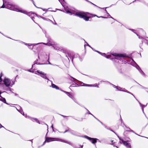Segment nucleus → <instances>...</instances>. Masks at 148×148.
<instances>
[{
  "instance_id": "obj_40",
  "label": "nucleus",
  "mask_w": 148,
  "mask_h": 148,
  "mask_svg": "<svg viewBox=\"0 0 148 148\" xmlns=\"http://www.w3.org/2000/svg\"><path fill=\"white\" fill-rule=\"evenodd\" d=\"M31 0L33 2V4L36 7V5H35L34 4V1H33V0Z\"/></svg>"
},
{
  "instance_id": "obj_52",
  "label": "nucleus",
  "mask_w": 148,
  "mask_h": 148,
  "mask_svg": "<svg viewBox=\"0 0 148 148\" xmlns=\"http://www.w3.org/2000/svg\"><path fill=\"white\" fill-rule=\"evenodd\" d=\"M1 92L0 91V95L1 94Z\"/></svg>"
},
{
  "instance_id": "obj_25",
  "label": "nucleus",
  "mask_w": 148,
  "mask_h": 148,
  "mask_svg": "<svg viewBox=\"0 0 148 148\" xmlns=\"http://www.w3.org/2000/svg\"><path fill=\"white\" fill-rule=\"evenodd\" d=\"M3 75V74L2 73H1L0 75V82H1L2 81V79L1 77Z\"/></svg>"
},
{
  "instance_id": "obj_32",
  "label": "nucleus",
  "mask_w": 148,
  "mask_h": 148,
  "mask_svg": "<svg viewBox=\"0 0 148 148\" xmlns=\"http://www.w3.org/2000/svg\"><path fill=\"white\" fill-rule=\"evenodd\" d=\"M101 124L106 129H108L107 128V127L105 126L104 124H103L102 122L100 121Z\"/></svg>"
},
{
  "instance_id": "obj_49",
  "label": "nucleus",
  "mask_w": 148,
  "mask_h": 148,
  "mask_svg": "<svg viewBox=\"0 0 148 148\" xmlns=\"http://www.w3.org/2000/svg\"><path fill=\"white\" fill-rule=\"evenodd\" d=\"M49 64H51L49 62Z\"/></svg>"
},
{
  "instance_id": "obj_56",
  "label": "nucleus",
  "mask_w": 148,
  "mask_h": 148,
  "mask_svg": "<svg viewBox=\"0 0 148 148\" xmlns=\"http://www.w3.org/2000/svg\"><path fill=\"white\" fill-rule=\"evenodd\" d=\"M141 31H143V30H142V29H141Z\"/></svg>"
},
{
  "instance_id": "obj_19",
  "label": "nucleus",
  "mask_w": 148,
  "mask_h": 148,
  "mask_svg": "<svg viewBox=\"0 0 148 148\" xmlns=\"http://www.w3.org/2000/svg\"><path fill=\"white\" fill-rule=\"evenodd\" d=\"M36 72H37V73H38V74H40V75H42L44 73V72H43L41 71H40L39 70H37L36 71Z\"/></svg>"
},
{
  "instance_id": "obj_46",
  "label": "nucleus",
  "mask_w": 148,
  "mask_h": 148,
  "mask_svg": "<svg viewBox=\"0 0 148 148\" xmlns=\"http://www.w3.org/2000/svg\"><path fill=\"white\" fill-rule=\"evenodd\" d=\"M101 17H102V18H107V17H103L102 16Z\"/></svg>"
},
{
  "instance_id": "obj_35",
  "label": "nucleus",
  "mask_w": 148,
  "mask_h": 148,
  "mask_svg": "<svg viewBox=\"0 0 148 148\" xmlns=\"http://www.w3.org/2000/svg\"><path fill=\"white\" fill-rule=\"evenodd\" d=\"M125 127L127 128V130H131V129L130 128L127 127L126 126H125Z\"/></svg>"
},
{
  "instance_id": "obj_27",
  "label": "nucleus",
  "mask_w": 148,
  "mask_h": 148,
  "mask_svg": "<svg viewBox=\"0 0 148 148\" xmlns=\"http://www.w3.org/2000/svg\"><path fill=\"white\" fill-rule=\"evenodd\" d=\"M2 101L4 103H6L5 99L4 98H3L2 97Z\"/></svg>"
},
{
  "instance_id": "obj_45",
  "label": "nucleus",
  "mask_w": 148,
  "mask_h": 148,
  "mask_svg": "<svg viewBox=\"0 0 148 148\" xmlns=\"http://www.w3.org/2000/svg\"><path fill=\"white\" fill-rule=\"evenodd\" d=\"M87 45L89 47H91L92 49V48L88 44H87Z\"/></svg>"
},
{
  "instance_id": "obj_55",
  "label": "nucleus",
  "mask_w": 148,
  "mask_h": 148,
  "mask_svg": "<svg viewBox=\"0 0 148 148\" xmlns=\"http://www.w3.org/2000/svg\"><path fill=\"white\" fill-rule=\"evenodd\" d=\"M96 119H97V120H98V121H99V120H98L97 119V118H96Z\"/></svg>"
},
{
  "instance_id": "obj_14",
  "label": "nucleus",
  "mask_w": 148,
  "mask_h": 148,
  "mask_svg": "<svg viewBox=\"0 0 148 148\" xmlns=\"http://www.w3.org/2000/svg\"><path fill=\"white\" fill-rule=\"evenodd\" d=\"M136 100L138 101L139 102L140 105V106L141 107H142V111L143 112V113H144V111H143V108L145 107H146L147 105V104H146V105L145 106L144 105H143V104H142L139 102V101L137 100L136 99Z\"/></svg>"
},
{
  "instance_id": "obj_12",
  "label": "nucleus",
  "mask_w": 148,
  "mask_h": 148,
  "mask_svg": "<svg viewBox=\"0 0 148 148\" xmlns=\"http://www.w3.org/2000/svg\"><path fill=\"white\" fill-rule=\"evenodd\" d=\"M40 76L44 79H47L49 82H51V81L49 80L48 78L47 77L46 73H44L42 75H40Z\"/></svg>"
},
{
  "instance_id": "obj_57",
  "label": "nucleus",
  "mask_w": 148,
  "mask_h": 148,
  "mask_svg": "<svg viewBox=\"0 0 148 148\" xmlns=\"http://www.w3.org/2000/svg\"><path fill=\"white\" fill-rule=\"evenodd\" d=\"M35 73L36 74H37V73Z\"/></svg>"
},
{
  "instance_id": "obj_41",
  "label": "nucleus",
  "mask_w": 148,
  "mask_h": 148,
  "mask_svg": "<svg viewBox=\"0 0 148 148\" xmlns=\"http://www.w3.org/2000/svg\"><path fill=\"white\" fill-rule=\"evenodd\" d=\"M60 2V3H61V2H62V1H63L64 0H58Z\"/></svg>"
},
{
  "instance_id": "obj_8",
  "label": "nucleus",
  "mask_w": 148,
  "mask_h": 148,
  "mask_svg": "<svg viewBox=\"0 0 148 148\" xmlns=\"http://www.w3.org/2000/svg\"><path fill=\"white\" fill-rule=\"evenodd\" d=\"M53 47L54 49L57 50L58 51H62L63 52H64L65 51L64 49L62 47L56 46H53Z\"/></svg>"
},
{
  "instance_id": "obj_48",
  "label": "nucleus",
  "mask_w": 148,
  "mask_h": 148,
  "mask_svg": "<svg viewBox=\"0 0 148 148\" xmlns=\"http://www.w3.org/2000/svg\"><path fill=\"white\" fill-rule=\"evenodd\" d=\"M67 130H66L65 131L64 133H66V132H67Z\"/></svg>"
},
{
  "instance_id": "obj_10",
  "label": "nucleus",
  "mask_w": 148,
  "mask_h": 148,
  "mask_svg": "<svg viewBox=\"0 0 148 148\" xmlns=\"http://www.w3.org/2000/svg\"><path fill=\"white\" fill-rule=\"evenodd\" d=\"M132 60L135 63V66L138 70L140 73L141 74H144V73L143 72L142 70H141L139 66L136 63H135V62L134 61L133 59H132Z\"/></svg>"
},
{
  "instance_id": "obj_31",
  "label": "nucleus",
  "mask_w": 148,
  "mask_h": 148,
  "mask_svg": "<svg viewBox=\"0 0 148 148\" xmlns=\"http://www.w3.org/2000/svg\"><path fill=\"white\" fill-rule=\"evenodd\" d=\"M5 8V6L4 4H3L2 6L1 7H0V8Z\"/></svg>"
},
{
  "instance_id": "obj_16",
  "label": "nucleus",
  "mask_w": 148,
  "mask_h": 148,
  "mask_svg": "<svg viewBox=\"0 0 148 148\" xmlns=\"http://www.w3.org/2000/svg\"><path fill=\"white\" fill-rule=\"evenodd\" d=\"M121 91H123V92H127V93H130V94H132V95H133L134 96V97H135L132 94H131L130 92H129V91H128L127 90H126L125 88H122V89H121Z\"/></svg>"
},
{
  "instance_id": "obj_61",
  "label": "nucleus",
  "mask_w": 148,
  "mask_h": 148,
  "mask_svg": "<svg viewBox=\"0 0 148 148\" xmlns=\"http://www.w3.org/2000/svg\"><path fill=\"white\" fill-rule=\"evenodd\" d=\"M113 141L112 140V143Z\"/></svg>"
},
{
  "instance_id": "obj_17",
  "label": "nucleus",
  "mask_w": 148,
  "mask_h": 148,
  "mask_svg": "<svg viewBox=\"0 0 148 148\" xmlns=\"http://www.w3.org/2000/svg\"><path fill=\"white\" fill-rule=\"evenodd\" d=\"M61 91L65 93L69 97H71V95L70 94L69 92H66L63 90H62Z\"/></svg>"
},
{
  "instance_id": "obj_50",
  "label": "nucleus",
  "mask_w": 148,
  "mask_h": 148,
  "mask_svg": "<svg viewBox=\"0 0 148 148\" xmlns=\"http://www.w3.org/2000/svg\"><path fill=\"white\" fill-rule=\"evenodd\" d=\"M136 1H141V0H135Z\"/></svg>"
},
{
  "instance_id": "obj_54",
  "label": "nucleus",
  "mask_w": 148,
  "mask_h": 148,
  "mask_svg": "<svg viewBox=\"0 0 148 148\" xmlns=\"http://www.w3.org/2000/svg\"><path fill=\"white\" fill-rule=\"evenodd\" d=\"M29 72H31V71H30V70H29Z\"/></svg>"
},
{
  "instance_id": "obj_3",
  "label": "nucleus",
  "mask_w": 148,
  "mask_h": 148,
  "mask_svg": "<svg viewBox=\"0 0 148 148\" xmlns=\"http://www.w3.org/2000/svg\"><path fill=\"white\" fill-rule=\"evenodd\" d=\"M89 14V13L87 12H79L76 13L75 15L80 18H83L85 21H88L89 18L88 17Z\"/></svg>"
},
{
  "instance_id": "obj_23",
  "label": "nucleus",
  "mask_w": 148,
  "mask_h": 148,
  "mask_svg": "<svg viewBox=\"0 0 148 148\" xmlns=\"http://www.w3.org/2000/svg\"><path fill=\"white\" fill-rule=\"evenodd\" d=\"M82 86H87L88 87H92V86H92V84H86V85H83Z\"/></svg>"
},
{
  "instance_id": "obj_22",
  "label": "nucleus",
  "mask_w": 148,
  "mask_h": 148,
  "mask_svg": "<svg viewBox=\"0 0 148 148\" xmlns=\"http://www.w3.org/2000/svg\"><path fill=\"white\" fill-rule=\"evenodd\" d=\"M111 57V55H106V58H108V59L110 58L111 59H112L110 58Z\"/></svg>"
},
{
  "instance_id": "obj_30",
  "label": "nucleus",
  "mask_w": 148,
  "mask_h": 148,
  "mask_svg": "<svg viewBox=\"0 0 148 148\" xmlns=\"http://www.w3.org/2000/svg\"><path fill=\"white\" fill-rule=\"evenodd\" d=\"M130 30H131L134 33H135V34H137L135 32H134V31H135V30L133 29H130Z\"/></svg>"
},
{
  "instance_id": "obj_51",
  "label": "nucleus",
  "mask_w": 148,
  "mask_h": 148,
  "mask_svg": "<svg viewBox=\"0 0 148 148\" xmlns=\"http://www.w3.org/2000/svg\"><path fill=\"white\" fill-rule=\"evenodd\" d=\"M83 146H81V148H82L83 147Z\"/></svg>"
},
{
  "instance_id": "obj_42",
  "label": "nucleus",
  "mask_w": 148,
  "mask_h": 148,
  "mask_svg": "<svg viewBox=\"0 0 148 148\" xmlns=\"http://www.w3.org/2000/svg\"><path fill=\"white\" fill-rule=\"evenodd\" d=\"M113 87L115 88H116V86L113 85Z\"/></svg>"
},
{
  "instance_id": "obj_33",
  "label": "nucleus",
  "mask_w": 148,
  "mask_h": 148,
  "mask_svg": "<svg viewBox=\"0 0 148 148\" xmlns=\"http://www.w3.org/2000/svg\"><path fill=\"white\" fill-rule=\"evenodd\" d=\"M71 77V78H72L73 79H74V81H73L75 83V81H77V80L76 79H75V78H73V77Z\"/></svg>"
},
{
  "instance_id": "obj_59",
  "label": "nucleus",
  "mask_w": 148,
  "mask_h": 148,
  "mask_svg": "<svg viewBox=\"0 0 148 148\" xmlns=\"http://www.w3.org/2000/svg\"><path fill=\"white\" fill-rule=\"evenodd\" d=\"M84 41H85V42H86V41H85L84 40Z\"/></svg>"
},
{
  "instance_id": "obj_37",
  "label": "nucleus",
  "mask_w": 148,
  "mask_h": 148,
  "mask_svg": "<svg viewBox=\"0 0 148 148\" xmlns=\"http://www.w3.org/2000/svg\"><path fill=\"white\" fill-rule=\"evenodd\" d=\"M0 128H1V127L4 128V127L2 125H1L0 123Z\"/></svg>"
},
{
  "instance_id": "obj_38",
  "label": "nucleus",
  "mask_w": 148,
  "mask_h": 148,
  "mask_svg": "<svg viewBox=\"0 0 148 148\" xmlns=\"http://www.w3.org/2000/svg\"><path fill=\"white\" fill-rule=\"evenodd\" d=\"M92 86H92V87H97V88L99 87L98 86L95 85H92Z\"/></svg>"
},
{
  "instance_id": "obj_13",
  "label": "nucleus",
  "mask_w": 148,
  "mask_h": 148,
  "mask_svg": "<svg viewBox=\"0 0 148 148\" xmlns=\"http://www.w3.org/2000/svg\"><path fill=\"white\" fill-rule=\"evenodd\" d=\"M44 44L48 45V46H51V45H54V43L53 42H49L47 43H42Z\"/></svg>"
},
{
  "instance_id": "obj_9",
  "label": "nucleus",
  "mask_w": 148,
  "mask_h": 148,
  "mask_svg": "<svg viewBox=\"0 0 148 148\" xmlns=\"http://www.w3.org/2000/svg\"><path fill=\"white\" fill-rule=\"evenodd\" d=\"M111 55L114 56L118 57H127L126 55L124 54L113 53H112Z\"/></svg>"
},
{
  "instance_id": "obj_20",
  "label": "nucleus",
  "mask_w": 148,
  "mask_h": 148,
  "mask_svg": "<svg viewBox=\"0 0 148 148\" xmlns=\"http://www.w3.org/2000/svg\"><path fill=\"white\" fill-rule=\"evenodd\" d=\"M126 131H128V132H131L134 133L135 134H136V135H138V136H140L139 135L136 134V133H135L133 130H131V129L130 130H127Z\"/></svg>"
},
{
  "instance_id": "obj_34",
  "label": "nucleus",
  "mask_w": 148,
  "mask_h": 148,
  "mask_svg": "<svg viewBox=\"0 0 148 148\" xmlns=\"http://www.w3.org/2000/svg\"><path fill=\"white\" fill-rule=\"evenodd\" d=\"M136 35L138 37H139V39H141V38H143L141 37H140V36H139V35H138L137 34H136Z\"/></svg>"
},
{
  "instance_id": "obj_44",
  "label": "nucleus",
  "mask_w": 148,
  "mask_h": 148,
  "mask_svg": "<svg viewBox=\"0 0 148 148\" xmlns=\"http://www.w3.org/2000/svg\"><path fill=\"white\" fill-rule=\"evenodd\" d=\"M20 42L21 43H23V44H24V43H25L24 42H23L22 41H21Z\"/></svg>"
},
{
  "instance_id": "obj_11",
  "label": "nucleus",
  "mask_w": 148,
  "mask_h": 148,
  "mask_svg": "<svg viewBox=\"0 0 148 148\" xmlns=\"http://www.w3.org/2000/svg\"><path fill=\"white\" fill-rule=\"evenodd\" d=\"M25 117L27 118H30L31 120H32V121H34L36 122L37 123H38L39 124H40V122L36 118H31V117H30L29 116H26Z\"/></svg>"
},
{
  "instance_id": "obj_7",
  "label": "nucleus",
  "mask_w": 148,
  "mask_h": 148,
  "mask_svg": "<svg viewBox=\"0 0 148 148\" xmlns=\"http://www.w3.org/2000/svg\"><path fill=\"white\" fill-rule=\"evenodd\" d=\"M40 44H41V43H38L36 44H29V43H24V44L25 45H26L28 47L29 49L32 50L33 49V47L37 45H39Z\"/></svg>"
},
{
  "instance_id": "obj_1",
  "label": "nucleus",
  "mask_w": 148,
  "mask_h": 148,
  "mask_svg": "<svg viewBox=\"0 0 148 148\" xmlns=\"http://www.w3.org/2000/svg\"><path fill=\"white\" fill-rule=\"evenodd\" d=\"M5 8L9 9L15 11L17 12H20L25 14L27 16H30L32 20L34 22V18L37 17L36 15L34 13L31 12H27L26 11L23 10L21 8H19L16 5L11 4H8L6 6Z\"/></svg>"
},
{
  "instance_id": "obj_4",
  "label": "nucleus",
  "mask_w": 148,
  "mask_h": 148,
  "mask_svg": "<svg viewBox=\"0 0 148 148\" xmlns=\"http://www.w3.org/2000/svg\"><path fill=\"white\" fill-rule=\"evenodd\" d=\"M118 137L120 140V143H123V145L127 147L128 148H130L131 145L130 143H128L127 141H124L123 139H122L119 136H118Z\"/></svg>"
},
{
  "instance_id": "obj_53",
  "label": "nucleus",
  "mask_w": 148,
  "mask_h": 148,
  "mask_svg": "<svg viewBox=\"0 0 148 148\" xmlns=\"http://www.w3.org/2000/svg\"><path fill=\"white\" fill-rule=\"evenodd\" d=\"M61 116H64L63 115H61Z\"/></svg>"
},
{
  "instance_id": "obj_21",
  "label": "nucleus",
  "mask_w": 148,
  "mask_h": 148,
  "mask_svg": "<svg viewBox=\"0 0 148 148\" xmlns=\"http://www.w3.org/2000/svg\"><path fill=\"white\" fill-rule=\"evenodd\" d=\"M126 131H128V132H131L134 133L135 134H136V135H138V136H140L139 135L136 134V133H135L133 130H131V129L130 130H127Z\"/></svg>"
},
{
  "instance_id": "obj_26",
  "label": "nucleus",
  "mask_w": 148,
  "mask_h": 148,
  "mask_svg": "<svg viewBox=\"0 0 148 148\" xmlns=\"http://www.w3.org/2000/svg\"><path fill=\"white\" fill-rule=\"evenodd\" d=\"M116 89L118 90L121 91V90L122 89V88H121V87H119L117 86L116 87Z\"/></svg>"
},
{
  "instance_id": "obj_5",
  "label": "nucleus",
  "mask_w": 148,
  "mask_h": 148,
  "mask_svg": "<svg viewBox=\"0 0 148 148\" xmlns=\"http://www.w3.org/2000/svg\"><path fill=\"white\" fill-rule=\"evenodd\" d=\"M3 82L5 85L7 87L9 86L11 83V80L7 78H5L3 80Z\"/></svg>"
},
{
  "instance_id": "obj_15",
  "label": "nucleus",
  "mask_w": 148,
  "mask_h": 148,
  "mask_svg": "<svg viewBox=\"0 0 148 148\" xmlns=\"http://www.w3.org/2000/svg\"><path fill=\"white\" fill-rule=\"evenodd\" d=\"M50 82H51L52 87L53 88H55L56 89H58V90L59 89V88L58 86H56L55 84H52V82L51 81Z\"/></svg>"
},
{
  "instance_id": "obj_39",
  "label": "nucleus",
  "mask_w": 148,
  "mask_h": 148,
  "mask_svg": "<svg viewBox=\"0 0 148 148\" xmlns=\"http://www.w3.org/2000/svg\"><path fill=\"white\" fill-rule=\"evenodd\" d=\"M106 10V13L108 15V16H110V15H109V14L107 12V10Z\"/></svg>"
},
{
  "instance_id": "obj_24",
  "label": "nucleus",
  "mask_w": 148,
  "mask_h": 148,
  "mask_svg": "<svg viewBox=\"0 0 148 148\" xmlns=\"http://www.w3.org/2000/svg\"><path fill=\"white\" fill-rule=\"evenodd\" d=\"M87 110L88 111V113L89 114H91V115H92V116H93L95 119H96V118L93 115H92V114H91L90 112L89 111V110H88L87 109Z\"/></svg>"
},
{
  "instance_id": "obj_2",
  "label": "nucleus",
  "mask_w": 148,
  "mask_h": 148,
  "mask_svg": "<svg viewBox=\"0 0 148 148\" xmlns=\"http://www.w3.org/2000/svg\"><path fill=\"white\" fill-rule=\"evenodd\" d=\"M54 140L60 141V142L66 143H67L68 144H69V145H70V142H69V141H67L65 140H63L62 139L46 137L45 140L43 143L42 145H44L45 144L46 142H49L50 141H54Z\"/></svg>"
},
{
  "instance_id": "obj_28",
  "label": "nucleus",
  "mask_w": 148,
  "mask_h": 148,
  "mask_svg": "<svg viewBox=\"0 0 148 148\" xmlns=\"http://www.w3.org/2000/svg\"><path fill=\"white\" fill-rule=\"evenodd\" d=\"M101 55L103 56H104L105 57L106 56V54L105 53H101Z\"/></svg>"
},
{
  "instance_id": "obj_29",
  "label": "nucleus",
  "mask_w": 148,
  "mask_h": 148,
  "mask_svg": "<svg viewBox=\"0 0 148 148\" xmlns=\"http://www.w3.org/2000/svg\"><path fill=\"white\" fill-rule=\"evenodd\" d=\"M86 1H87L88 2H89L90 3H91V4H93V5H94L96 6H97L96 5H95L93 3H92V2H90V1H89L88 0H86Z\"/></svg>"
},
{
  "instance_id": "obj_18",
  "label": "nucleus",
  "mask_w": 148,
  "mask_h": 148,
  "mask_svg": "<svg viewBox=\"0 0 148 148\" xmlns=\"http://www.w3.org/2000/svg\"><path fill=\"white\" fill-rule=\"evenodd\" d=\"M67 14H69L70 15H71L72 14V13L71 10H65Z\"/></svg>"
},
{
  "instance_id": "obj_60",
  "label": "nucleus",
  "mask_w": 148,
  "mask_h": 148,
  "mask_svg": "<svg viewBox=\"0 0 148 148\" xmlns=\"http://www.w3.org/2000/svg\"><path fill=\"white\" fill-rule=\"evenodd\" d=\"M84 41H85V42H86V41H85L84 40Z\"/></svg>"
},
{
  "instance_id": "obj_43",
  "label": "nucleus",
  "mask_w": 148,
  "mask_h": 148,
  "mask_svg": "<svg viewBox=\"0 0 148 148\" xmlns=\"http://www.w3.org/2000/svg\"><path fill=\"white\" fill-rule=\"evenodd\" d=\"M51 127L53 129V124L51 126Z\"/></svg>"
},
{
  "instance_id": "obj_47",
  "label": "nucleus",
  "mask_w": 148,
  "mask_h": 148,
  "mask_svg": "<svg viewBox=\"0 0 148 148\" xmlns=\"http://www.w3.org/2000/svg\"><path fill=\"white\" fill-rule=\"evenodd\" d=\"M23 114H22V113H21V114H23V115H24V114L23 112Z\"/></svg>"
},
{
  "instance_id": "obj_6",
  "label": "nucleus",
  "mask_w": 148,
  "mask_h": 148,
  "mask_svg": "<svg viewBox=\"0 0 148 148\" xmlns=\"http://www.w3.org/2000/svg\"><path fill=\"white\" fill-rule=\"evenodd\" d=\"M84 137L89 140L93 144H94L96 143L97 142V140H98L97 138H91L86 136H84Z\"/></svg>"
},
{
  "instance_id": "obj_36",
  "label": "nucleus",
  "mask_w": 148,
  "mask_h": 148,
  "mask_svg": "<svg viewBox=\"0 0 148 148\" xmlns=\"http://www.w3.org/2000/svg\"><path fill=\"white\" fill-rule=\"evenodd\" d=\"M95 51L97 52V53H99V54H101V52L99 51Z\"/></svg>"
},
{
  "instance_id": "obj_58",
  "label": "nucleus",
  "mask_w": 148,
  "mask_h": 148,
  "mask_svg": "<svg viewBox=\"0 0 148 148\" xmlns=\"http://www.w3.org/2000/svg\"><path fill=\"white\" fill-rule=\"evenodd\" d=\"M14 84V83H13V84L12 85Z\"/></svg>"
}]
</instances>
